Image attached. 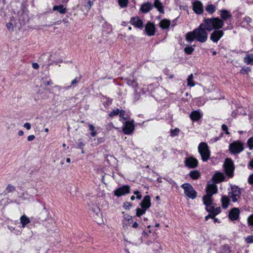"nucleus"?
I'll list each match as a JSON object with an SVG mask.
<instances>
[{
	"label": "nucleus",
	"mask_w": 253,
	"mask_h": 253,
	"mask_svg": "<svg viewBox=\"0 0 253 253\" xmlns=\"http://www.w3.org/2000/svg\"><path fill=\"white\" fill-rule=\"evenodd\" d=\"M154 6L158 9V10L160 12L162 13H164L163 6L162 5V3L160 2L159 0H155Z\"/></svg>",
	"instance_id": "nucleus-29"
},
{
	"label": "nucleus",
	"mask_w": 253,
	"mask_h": 253,
	"mask_svg": "<svg viewBox=\"0 0 253 253\" xmlns=\"http://www.w3.org/2000/svg\"><path fill=\"white\" fill-rule=\"evenodd\" d=\"M51 84V81L50 80L45 82V84L46 85H49Z\"/></svg>",
	"instance_id": "nucleus-57"
},
{
	"label": "nucleus",
	"mask_w": 253,
	"mask_h": 253,
	"mask_svg": "<svg viewBox=\"0 0 253 253\" xmlns=\"http://www.w3.org/2000/svg\"><path fill=\"white\" fill-rule=\"evenodd\" d=\"M170 24V21L169 20L165 19L162 20L160 22L159 25L161 28H162L163 29H166L168 28L169 27Z\"/></svg>",
	"instance_id": "nucleus-27"
},
{
	"label": "nucleus",
	"mask_w": 253,
	"mask_h": 253,
	"mask_svg": "<svg viewBox=\"0 0 253 253\" xmlns=\"http://www.w3.org/2000/svg\"><path fill=\"white\" fill-rule=\"evenodd\" d=\"M251 71V69L249 67L246 68H242L240 71L241 74H248Z\"/></svg>",
	"instance_id": "nucleus-43"
},
{
	"label": "nucleus",
	"mask_w": 253,
	"mask_h": 253,
	"mask_svg": "<svg viewBox=\"0 0 253 253\" xmlns=\"http://www.w3.org/2000/svg\"><path fill=\"white\" fill-rule=\"evenodd\" d=\"M213 178L215 182H220L224 181L225 176L223 173L218 172L214 175Z\"/></svg>",
	"instance_id": "nucleus-21"
},
{
	"label": "nucleus",
	"mask_w": 253,
	"mask_h": 253,
	"mask_svg": "<svg viewBox=\"0 0 253 253\" xmlns=\"http://www.w3.org/2000/svg\"><path fill=\"white\" fill-rule=\"evenodd\" d=\"M217 191V187L214 183L208 184L206 188V193L208 195H213L216 193Z\"/></svg>",
	"instance_id": "nucleus-17"
},
{
	"label": "nucleus",
	"mask_w": 253,
	"mask_h": 253,
	"mask_svg": "<svg viewBox=\"0 0 253 253\" xmlns=\"http://www.w3.org/2000/svg\"><path fill=\"white\" fill-rule=\"evenodd\" d=\"M128 0H118L119 4L121 7H125L127 5Z\"/></svg>",
	"instance_id": "nucleus-37"
},
{
	"label": "nucleus",
	"mask_w": 253,
	"mask_h": 253,
	"mask_svg": "<svg viewBox=\"0 0 253 253\" xmlns=\"http://www.w3.org/2000/svg\"><path fill=\"white\" fill-rule=\"evenodd\" d=\"M198 152L204 162L207 161L211 155V152L208 144L205 142H201L198 146Z\"/></svg>",
	"instance_id": "nucleus-3"
},
{
	"label": "nucleus",
	"mask_w": 253,
	"mask_h": 253,
	"mask_svg": "<svg viewBox=\"0 0 253 253\" xmlns=\"http://www.w3.org/2000/svg\"><path fill=\"white\" fill-rule=\"evenodd\" d=\"M247 220L248 225L250 226H253V214L248 217Z\"/></svg>",
	"instance_id": "nucleus-41"
},
{
	"label": "nucleus",
	"mask_w": 253,
	"mask_h": 253,
	"mask_svg": "<svg viewBox=\"0 0 253 253\" xmlns=\"http://www.w3.org/2000/svg\"><path fill=\"white\" fill-rule=\"evenodd\" d=\"M181 187L184 190V194L189 198L194 199L197 197V192L194 189L192 186L188 183L183 184Z\"/></svg>",
	"instance_id": "nucleus-5"
},
{
	"label": "nucleus",
	"mask_w": 253,
	"mask_h": 253,
	"mask_svg": "<svg viewBox=\"0 0 253 253\" xmlns=\"http://www.w3.org/2000/svg\"><path fill=\"white\" fill-rule=\"evenodd\" d=\"M223 35L224 32L222 30H214L210 35V40L213 42H217Z\"/></svg>",
	"instance_id": "nucleus-8"
},
{
	"label": "nucleus",
	"mask_w": 253,
	"mask_h": 253,
	"mask_svg": "<svg viewBox=\"0 0 253 253\" xmlns=\"http://www.w3.org/2000/svg\"><path fill=\"white\" fill-rule=\"evenodd\" d=\"M120 116L121 118L124 119V120H126V119L125 117V111L124 110H121L119 112Z\"/></svg>",
	"instance_id": "nucleus-47"
},
{
	"label": "nucleus",
	"mask_w": 253,
	"mask_h": 253,
	"mask_svg": "<svg viewBox=\"0 0 253 253\" xmlns=\"http://www.w3.org/2000/svg\"><path fill=\"white\" fill-rule=\"evenodd\" d=\"M18 134L19 136H22L24 134V132L22 130H20L18 131Z\"/></svg>",
	"instance_id": "nucleus-58"
},
{
	"label": "nucleus",
	"mask_w": 253,
	"mask_h": 253,
	"mask_svg": "<svg viewBox=\"0 0 253 253\" xmlns=\"http://www.w3.org/2000/svg\"><path fill=\"white\" fill-rule=\"evenodd\" d=\"M193 10L198 14H202L203 11V6L200 1H196L193 3Z\"/></svg>",
	"instance_id": "nucleus-13"
},
{
	"label": "nucleus",
	"mask_w": 253,
	"mask_h": 253,
	"mask_svg": "<svg viewBox=\"0 0 253 253\" xmlns=\"http://www.w3.org/2000/svg\"><path fill=\"white\" fill-rule=\"evenodd\" d=\"M252 168H253V160L251 161L249 165Z\"/></svg>",
	"instance_id": "nucleus-61"
},
{
	"label": "nucleus",
	"mask_w": 253,
	"mask_h": 253,
	"mask_svg": "<svg viewBox=\"0 0 253 253\" xmlns=\"http://www.w3.org/2000/svg\"><path fill=\"white\" fill-rule=\"evenodd\" d=\"M6 26L9 30L12 31L13 30V26L11 22L7 23L6 25Z\"/></svg>",
	"instance_id": "nucleus-45"
},
{
	"label": "nucleus",
	"mask_w": 253,
	"mask_h": 253,
	"mask_svg": "<svg viewBox=\"0 0 253 253\" xmlns=\"http://www.w3.org/2000/svg\"><path fill=\"white\" fill-rule=\"evenodd\" d=\"M194 50V49L192 46L186 47L184 48V52L187 54H191Z\"/></svg>",
	"instance_id": "nucleus-38"
},
{
	"label": "nucleus",
	"mask_w": 253,
	"mask_h": 253,
	"mask_svg": "<svg viewBox=\"0 0 253 253\" xmlns=\"http://www.w3.org/2000/svg\"><path fill=\"white\" fill-rule=\"evenodd\" d=\"M220 11V16L221 17V19H222L223 21H226L232 17V15L230 11L227 10H221Z\"/></svg>",
	"instance_id": "nucleus-19"
},
{
	"label": "nucleus",
	"mask_w": 253,
	"mask_h": 253,
	"mask_svg": "<svg viewBox=\"0 0 253 253\" xmlns=\"http://www.w3.org/2000/svg\"><path fill=\"white\" fill-rule=\"evenodd\" d=\"M24 127H25L27 129L29 130L31 129V125L29 123H26L24 125Z\"/></svg>",
	"instance_id": "nucleus-51"
},
{
	"label": "nucleus",
	"mask_w": 253,
	"mask_h": 253,
	"mask_svg": "<svg viewBox=\"0 0 253 253\" xmlns=\"http://www.w3.org/2000/svg\"><path fill=\"white\" fill-rule=\"evenodd\" d=\"M129 186L128 185H125L117 189L114 191V195L117 197H120L126 194L129 193Z\"/></svg>",
	"instance_id": "nucleus-10"
},
{
	"label": "nucleus",
	"mask_w": 253,
	"mask_h": 253,
	"mask_svg": "<svg viewBox=\"0 0 253 253\" xmlns=\"http://www.w3.org/2000/svg\"><path fill=\"white\" fill-rule=\"evenodd\" d=\"M248 144L250 149H253V137H251L248 140Z\"/></svg>",
	"instance_id": "nucleus-44"
},
{
	"label": "nucleus",
	"mask_w": 253,
	"mask_h": 253,
	"mask_svg": "<svg viewBox=\"0 0 253 253\" xmlns=\"http://www.w3.org/2000/svg\"><path fill=\"white\" fill-rule=\"evenodd\" d=\"M20 222L22 227L24 228L27 224L30 222V218L25 215H23L20 218Z\"/></svg>",
	"instance_id": "nucleus-24"
},
{
	"label": "nucleus",
	"mask_w": 253,
	"mask_h": 253,
	"mask_svg": "<svg viewBox=\"0 0 253 253\" xmlns=\"http://www.w3.org/2000/svg\"><path fill=\"white\" fill-rule=\"evenodd\" d=\"M98 140V141H99L100 143H101V142H103L104 141V139L103 138H100Z\"/></svg>",
	"instance_id": "nucleus-60"
},
{
	"label": "nucleus",
	"mask_w": 253,
	"mask_h": 253,
	"mask_svg": "<svg viewBox=\"0 0 253 253\" xmlns=\"http://www.w3.org/2000/svg\"><path fill=\"white\" fill-rule=\"evenodd\" d=\"M130 23L138 29H142L143 26V22L138 16L132 17Z\"/></svg>",
	"instance_id": "nucleus-12"
},
{
	"label": "nucleus",
	"mask_w": 253,
	"mask_h": 253,
	"mask_svg": "<svg viewBox=\"0 0 253 253\" xmlns=\"http://www.w3.org/2000/svg\"><path fill=\"white\" fill-rule=\"evenodd\" d=\"M223 168L227 176L229 178H232L234 175L235 167L233 162L231 159L226 158L225 159Z\"/></svg>",
	"instance_id": "nucleus-4"
},
{
	"label": "nucleus",
	"mask_w": 253,
	"mask_h": 253,
	"mask_svg": "<svg viewBox=\"0 0 253 253\" xmlns=\"http://www.w3.org/2000/svg\"><path fill=\"white\" fill-rule=\"evenodd\" d=\"M142 234L144 236H147V233L145 231L143 232Z\"/></svg>",
	"instance_id": "nucleus-63"
},
{
	"label": "nucleus",
	"mask_w": 253,
	"mask_h": 253,
	"mask_svg": "<svg viewBox=\"0 0 253 253\" xmlns=\"http://www.w3.org/2000/svg\"><path fill=\"white\" fill-rule=\"evenodd\" d=\"M81 3L84 5L88 9H90L93 2L90 0H81Z\"/></svg>",
	"instance_id": "nucleus-31"
},
{
	"label": "nucleus",
	"mask_w": 253,
	"mask_h": 253,
	"mask_svg": "<svg viewBox=\"0 0 253 253\" xmlns=\"http://www.w3.org/2000/svg\"><path fill=\"white\" fill-rule=\"evenodd\" d=\"M145 31L146 34L149 36L154 35L155 33V25L150 22H148L145 26Z\"/></svg>",
	"instance_id": "nucleus-11"
},
{
	"label": "nucleus",
	"mask_w": 253,
	"mask_h": 253,
	"mask_svg": "<svg viewBox=\"0 0 253 253\" xmlns=\"http://www.w3.org/2000/svg\"><path fill=\"white\" fill-rule=\"evenodd\" d=\"M229 149L232 154H239L244 150V145L240 141H235L230 144Z\"/></svg>",
	"instance_id": "nucleus-7"
},
{
	"label": "nucleus",
	"mask_w": 253,
	"mask_h": 253,
	"mask_svg": "<svg viewBox=\"0 0 253 253\" xmlns=\"http://www.w3.org/2000/svg\"><path fill=\"white\" fill-rule=\"evenodd\" d=\"M32 67L35 69H38L39 68V65L37 63H34L32 64Z\"/></svg>",
	"instance_id": "nucleus-53"
},
{
	"label": "nucleus",
	"mask_w": 253,
	"mask_h": 253,
	"mask_svg": "<svg viewBox=\"0 0 253 253\" xmlns=\"http://www.w3.org/2000/svg\"><path fill=\"white\" fill-rule=\"evenodd\" d=\"M245 241L248 244L253 243V235L247 236L245 239Z\"/></svg>",
	"instance_id": "nucleus-42"
},
{
	"label": "nucleus",
	"mask_w": 253,
	"mask_h": 253,
	"mask_svg": "<svg viewBox=\"0 0 253 253\" xmlns=\"http://www.w3.org/2000/svg\"><path fill=\"white\" fill-rule=\"evenodd\" d=\"M134 194L136 195V198L140 200L142 198L141 195L140 194V192L138 191H135L134 192Z\"/></svg>",
	"instance_id": "nucleus-46"
},
{
	"label": "nucleus",
	"mask_w": 253,
	"mask_h": 253,
	"mask_svg": "<svg viewBox=\"0 0 253 253\" xmlns=\"http://www.w3.org/2000/svg\"><path fill=\"white\" fill-rule=\"evenodd\" d=\"M137 226H138V223L136 222H135L132 226V227L133 228H136Z\"/></svg>",
	"instance_id": "nucleus-59"
},
{
	"label": "nucleus",
	"mask_w": 253,
	"mask_h": 253,
	"mask_svg": "<svg viewBox=\"0 0 253 253\" xmlns=\"http://www.w3.org/2000/svg\"><path fill=\"white\" fill-rule=\"evenodd\" d=\"M241 194V189L238 186L235 185L231 186V190L228 193V196L232 199L233 202H236L240 198Z\"/></svg>",
	"instance_id": "nucleus-6"
},
{
	"label": "nucleus",
	"mask_w": 253,
	"mask_h": 253,
	"mask_svg": "<svg viewBox=\"0 0 253 253\" xmlns=\"http://www.w3.org/2000/svg\"><path fill=\"white\" fill-rule=\"evenodd\" d=\"M248 182L250 184H253V174H252L249 176L248 178Z\"/></svg>",
	"instance_id": "nucleus-49"
},
{
	"label": "nucleus",
	"mask_w": 253,
	"mask_h": 253,
	"mask_svg": "<svg viewBox=\"0 0 253 253\" xmlns=\"http://www.w3.org/2000/svg\"><path fill=\"white\" fill-rule=\"evenodd\" d=\"M70 161H71V160H70V159L69 158H68L66 159V162L67 163H70Z\"/></svg>",
	"instance_id": "nucleus-64"
},
{
	"label": "nucleus",
	"mask_w": 253,
	"mask_h": 253,
	"mask_svg": "<svg viewBox=\"0 0 253 253\" xmlns=\"http://www.w3.org/2000/svg\"><path fill=\"white\" fill-rule=\"evenodd\" d=\"M222 129L223 131H225L226 134H229V132L228 131V127L227 126L225 125H222Z\"/></svg>",
	"instance_id": "nucleus-48"
},
{
	"label": "nucleus",
	"mask_w": 253,
	"mask_h": 253,
	"mask_svg": "<svg viewBox=\"0 0 253 253\" xmlns=\"http://www.w3.org/2000/svg\"><path fill=\"white\" fill-rule=\"evenodd\" d=\"M222 207L223 209H226L229 206V196H224L221 198Z\"/></svg>",
	"instance_id": "nucleus-28"
},
{
	"label": "nucleus",
	"mask_w": 253,
	"mask_h": 253,
	"mask_svg": "<svg viewBox=\"0 0 253 253\" xmlns=\"http://www.w3.org/2000/svg\"><path fill=\"white\" fill-rule=\"evenodd\" d=\"M203 23L206 27L208 31L211 32L213 30H220L224 25V21L218 17L205 18Z\"/></svg>",
	"instance_id": "nucleus-2"
},
{
	"label": "nucleus",
	"mask_w": 253,
	"mask_h": 253,
	"mask_svg": "<svg viewBox=\"0 0 253 253\" xmlns=\"http://www.w3.org/2000/svg\"><path fill=\"white\" fill-rule=\"evenodd\" d=\"M210 218H214V215L213 214H209L205 217V219L206 220H208Z\"/></svg>",
	"instance_id": "nucleus-54"
},
{
	"label": "nucleus",
	"mask_w": 253,
	"mask_h": 253,
	"mask_svg": "<svg viewBox=\"0 0 253 253\" xmlns=\"http://www.w3.org/2000/svg\"><path fill=\"white\" fill-rule=\"evenodd\" d=\"M206 10L210 14L213 13L215 11V7L213 4H208L206 7Z\"/></svg>",
	"instance_id": "nucleus-32"
},
{
	"label": "nucleus",
	"mask_w": 253,
	"mask_h": 253,
	"mask_svg": "<svg viewBox=\"0 0 253 253\" xmlns=\"http://www.w3.org/2000/svg\"><path fill=\"white\" fill-rule=\"evenodd\" d=\"M89 129L91 131V135L92 137H95L97 134L96 132L95 131V127L92 125L90 124L89 125Z\"/></svg>",
	"instance_id": "nucleus-36"
},
{
	"label": "nucleus",
	"mask_w": 253,
	"mask_h": 253,
	"mask_svg": "<svg viewBox=\"0 0 253 253\" xmlns=\"http://www.w3.org/2000/svg\"><path fill=\"white\" fill-rule=\"evenodd\" d=\"M52 9L53 11H58L60 14H62L66 13L67 11L66 7L62 4L59 5H54L53 6Z\"/></svg>",
	"instance_id": "nucleus-22"
},
{
	"label": "nucleus",
	"mask_w": 253,
	"mask_h": 253,
	"mask_svg": "<svg viewBox=\"0 0 253 253\" xmlns=\"http://www.w3.org/2000/svg\"><path fill=\"white\" fill-rule=\"evenodd\" d=\"M244 62L248 65H253V54L247 55L244 58Z\"/></svg>",
	"instance_id": "nucleus-30"
},
{
	"label": "nucleus",
	"mask_w": 253,
	"mask_h": 253,
	"mask_svg": "<svg viewBox=\"0 0 253 253\" xmlns=\"http://www.w3.org/2000/svg\"><path fill=\"white\" fill-rule=\"evenodd\" d=\"M240 214V211L238 208H234L232 209L229 213V218L230 220L233 221L237 220Z\"/></svg>",
	"instance_id": "nucleus-15"
},
{
	"label": "nucleus",
	"mask_w": 253,
	"mask_h": 253,
	"mask_svg": "<svg viewBox=\"0 0 253 253\" xmlns=\"http://www.w3.org/2000/svg\"><path fill=\"white\" fill-rule=\"evenodd\" d=\"M146 210L145 209H140L138 208L136 209V216L138 217H140V216L142 215L143 214L145 213Z\"/></svg>",
	"instance_id": "nucleus-35"
},
{
	"label": "nucleus",
	"mask_w": 253,
	"mask_h": 253,
	"mask_svg": "<svg viewBox=\"0 0 253 253\" xmlns=\"http://www.w3.org/2000/svg\"><path fill=\"white\" fill-rule=\"evenodd\" d=\"M136 197L134 196H132L131 197H130V199L131 200L133 201L135 199Z\"/></svg>",
	"instance_id": "nucleus-62"
},
{
	"label": "nucleus",
	"mask_w": 253,
	"mask_h": 253,
	"mask_svg": "<svg viewBox=\"0 0 253 253\" xmlns=\"http://www.w3.org/2000/svg\"><path fill=\"white\" fill-rule=\"evenodd\" d=\"M126 219L128 221L131 220L132 221V217L130 215H127L126 217Z\"/></svg>",
	"instance_id": "nucleus-56"
},
{
	"label": "nucleus",
	"mask_w": 253,
	"mask_h": 253,
	"mask_svg": "<svg viewBox=\"0 0 253 253\" xmlns=\"http://www.w3.org/2000/svg\"><path fill=\"white\" fill-rule=\"evenodd\" d=\"M134 125L130 122H126L124 127L123 128L124 133L126 134H129L134 130Z\"/></svg>",
	"instance_id": "nucleus-14"
},
{
	"label": "nucleus",
	"mask_w": 253,
	"mask_h": 253,
	"mask_svg": "<svg viewBox=\"0 0 253 253\" xmlns=\"http://www.w3.org/2000/svg\"><path fill=\"white\" fill-rule=\"evenodd\" d=\"M151 205L150 197L148 195L145 196L140 203L141 208L146 210L150 207Z\"/></svg>",
	"instance_id": "nucleus-16"
},
{
	"label": "nucleus",
	"mask_w": 253,
	"mask_h": 253,
	"mask_svg": "<svg viewBox=\"0 0 253 253\" xmlns=\"http://www.w3.org/2000/svg\"><path fill=\"white\" fill-rule=\"evenodd\" d=\"M120 110L119 109H117L116 110H114L112 111L109 114V116L110 117H113L115 116L118 115L119 114Z\"/></svg>",
	"instance_id": "nucleus-40"
},
{
	"label": "nucleus",
	"mask_w": 253,
	"mask_h": 253,
	"mask_svg": "<svg viewBox=\"0 0 253 253\" xmlns=\"http://www.w3.org/2000/svg\"><path fill=\"white\" fill-rule=\"evenodd\" d=\"M198 161L193 157H189L185 159V165L189 169L195 168L198 166Z\"/></svg>",
	"instance_id": "nucleus-9"
},
{
	"label": "nucleus",
	"mask_w": 253,
	"mask_h": 253,
	"mask_svg": "<svg viewBox=\"0 0 253 253\" xmlns=\"http://www.w3.org/2000/svg\"><path fill=\"white\" fill-rule=\"evenodd\" d=\"M212 196L207 194L203 198L204 204L206 205V208L213 206Z\"/></svg>",
	"instance_id": "nucleus-18"
},
{
	"label": "nucleus",
	"mask_w": 253,
	"mask_h": 253,
	"mask_svg": "<svg viewBox=\"0 0 253 253\" xmlns=\"http://www.w3.org/2000/svg\"><path fill=\"white\" fill-rule=\"evenodd\" d=\"M189 175L192 179L196 180L200 178L201 174L199 171L194 170L190 171Z\"/></svg>",
	"instance_id": "nucleus-26"
},
{
	"label": "nucleus",
	"mask_w": 253,
	"mask_h": 253,
	"mask_svg": "<svg viewBox=\"0 0 253 253\" xmlns=\"http://www.w3.org/2000/svg\"><path fill=\"white\" fill-rule=\"evenodd\" d=\"M187 85L193 87L195 85L194 82L193 81V75L192 74L190 75L187 78Z\"/></svg>",
	"instance_id": "nucleus-33"
},
{
	"label": "nucleus",
	"mask_w": 253,
	"mask_h": 253,
	"mask_svg": "<svg viewBox=\"0 0 253 253\" xmlns=\"http://www.w3.org/2000/svg\"><path fill=\"white\" fill-rule=\"evenodd\" d=\"M15 190V187L11 184H8L5 189V192L7 193H12Z\"/></svg>",
	"instance_id": "nucleus-34"
},
{
	"label": "nucleus",
	"mask_w": 253,
	"mask_h": 253,
	"mask_svg": "<svg viewBox=\"0 0 253 253\" xmlns=\"http://www.w3.org/2000/svg\"><path fill=\"white\" fill-rule=\"evenodd\" d=\"M190 117L194 121H198L201 118V115L198 111H194L191 112Z\"/></svg>",
	"instance_id": "nucleus-25"
},
{
	"label": "nucleus",
	"mask_w": 253,
	"mask_h": 253,
	"mask_svg": "<svg viewBox=\"0 0 253 253\" xmlns=\"http://www.w3.org/2000/svg\"><path fill=\"white\" fill-rule=\"evenodd\" d=\"M131 206V205L129 203H125V207L126 209H129Z\"/></svg>",
	"instance_id": "nucleus-55"
},
{
	"label": "nucleus",
	"mask_w": 253,
	"mask_h": 253,
	"mask_svg": "<svg viewBox=\"0 0 253 253\" xmlns=\"http://www.w3.org/2000/svg\"><path fill=\"white\" fill-rule=\"evenodd\" d=\"M152 7L153 6L151 3L149 2L145 3L141 5L140 10L143 13H147L152 8Z\"/></svg>",
	"instance_id": "nucleus-23"
},
{
	"label": "nucleus",
	"mask_w": 253,
	"mask_h": 253,
	"mask_svg": "<svg viewBox=\"0 0 253 253\" xmlns=\"http://www.w3.org/2000/svg\"><path fill=\"white\" fill-rule=\"evenodd\" d=\"M79 82V79H78L77 78H75L74 80H73L72 81L71 85H74V84H77Z\"/></svg>",
	"instance_id": "nucleus-52"
},
{
	"label": "nucleus",
	"mask_w": 253,
	"mask_h": 253,
	"mask_svg": "<svg viewBox=\"0 0 253 253\" xmlns=\"http://www.w3.org/2000/svg\"><path fill=\"white\" fill-rule=\"evenodd\" d=\"M179 129L178 128H176L174 129L171 130L170 135L172 137L176 136L178 134Z\"/></svg>",
	"instance_id": "nucleus-39"
},
{
	"label": "nucleus",
	"mask_w": 253,
	"mask_h": 253,
	"mask_svg": "<svg viewBox=\"0 0 253 253\" xmlns=\"http://www.w3.org/2000/svg\"><path fill=\"white\" fill-rule=\"evenodd\" d=\"M35 138V136L34 135H31L28 136L27 140L28 141H33Z\"/></svg>",
	"instance_id": "nucleus-50"
},
{
	"label": "nucleus",
	"mask_w": 253,
	"mask_h": 253,
	"mask_svg": "<svg viewBox=\"0 0 253 253\" xmlns=\"http://www.w3.org/2000/svg\"><path fill=\"white\" fill-rule=\"evenodd\" d=\"M206 210L207 211L211 213L214 216L218 214L221 212L220 207H219L215 208L213 206L211 207L206 208Z\"/></svg>",
	"instance_id": "nucleus-20"
},
{
	"label": "nucleus",
	"mask_w": 253,
	"mask_h": 253,
	"mask_svg": "<svg viewBox=\"0 0 253 253\" xmlns=\"http://www.w3.org/2000/svg\"><path fill=\"white\" fill-rule=\"evenodd\" d=\"M207 31H208L206 27L202 22L197 29L186 34V40L189 42H191L195 39L200 42H205L208 38Z\"/></svg>",
	"instance_id": "nucleus-1"
}]
</instances>
